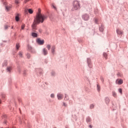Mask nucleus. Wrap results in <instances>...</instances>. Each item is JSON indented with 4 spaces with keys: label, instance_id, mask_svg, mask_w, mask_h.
<instances>
[{
    "label": "nucleus",
    "instance_id": "1",
    "mask_svg": "<svg viewBox=\"0 0 128 128\" xmlns=\"http://www.w3.org/2000/svg\"><path fill=\"white\" fill-rule=\"evenodd\" d=\"M45 20H46V16L42 14L40 12L38 13L32 24V28L33 30H36V24H38L40 22L42 24Z\"/></svg>",
    "mask_w": 128,
    "mask_h": 128
},
{
    "label": "nucleus",
    "instance_id": "2",
    "mask_svg": "<svg viewBox=\"0 0 128 128\" xmlns=\"http://www.w3.org/2000/svg\"><path fill=\"white\" fill-rule=\"evenodd\" d=\"M80 8V2L78 1H74L73 4L72 10H76Z\"/></svg>",
    "mask_w": 128,
    "mask_h": 128
},
{
    "label": "nucleus",
    "instance_id": "3",
    "mask_svg": "<svg viewBox=\"0 0 128 128\" xmlns=\"http://www.w3.org/2000/svg\"><path fill=\"white\" fill-rule=\"evenodd\" d=\"M36 42L38 44L42 45L44 44V40H40V38H38L36 40Z\"/></svg>",
    "mask_w": 128,
    "mask_h": 128
},
{
    "label": "nucleus",
    "instance_id": "4",
    "mask_svg": "<svg viewBox=\"0 0 128 128\" xmlns=\"http://www.w3.org/2000/svg\"><path fill=\"white\" fill-rule=\"evenodd\" d=\"M116 84H122L124 81L122 79H118L116 82Z\"/></svg>",
    "mask_w": 128,
    "mask_h": 128
},
{
    "label": "nucleus",
    "instance_id": "5",
    "mask_svg": "<svg viewBox=\"0 0 128 128\" xmlns=\"http://www.w3.org/2000/svg\"><path fill=\"white\" fill-rule=\"evenodd\" d=\"M116 32H117L119 36H122V34L124 33V32L121 31V30L120 29H117Z\"/></svg>",
    "mask_w": 128,
    "mask_h": 128
},
{
    "label": "nucleus",
    "instance_id": "6",
    "mask_svg": "<svg viewBox=\"0 0 128 128\" xmlns=\"http://www.w3.org/2000/svg\"><path fill=\"white\" fill-rule=\"evenodd\" d=\"M82 18H84V20H88V15L84 14L82 16Z\"/></svg>",
    "mask_w": 128,
    "mask_h": 128
},
{
    "label": "nucleus",
    "instance_id": "7",
    "mask_svg": "<svg viewBox=\"0 0 128 128\" xmlns=\"http://www.w3.org/2000/svg\"><path fill=\"white\" fill-rule=\"evenodd\" d=\"M64 96L61 94H58V100H62Z\"/></svg>",
    "mask_w": 128,
    "mask_h": 128
},
{
    "label": "nucleus",
    "instance_id": "8",
    "mask_svg": "<svg viewBox=\"0 0 128 128\" xmlns=\"http://www.w3.org/2000/svg\"><path fill=\"white\" fill-rule=\"evenodd\" d=\"M56 50V46H54L52 48V52L53 54H54V50Z\"/></svg>",
    "mask_w": 128,
    "mask_h": 128
},
{
    "label": "nucleus",
    "instance_id": "9",
    "mask_svg": "<svg viewBox=\"0 0 128 128\" xmlns=\"http://www.w3.org/2000/svg\"><path fill=\"white\" fill-rule=\"evenodd\" d=\"M43 54L44 56H46V54H48V50L44 48L43 50Z\"/></svg>",
    "mask_w": 128,
    "mask_h": 128
},
{
    "label": "nucleus",
    "instance_id": "10",
    "mask_svg": "<svg viewBox=\"0 0 128 128\" xmlns=\"http://www.w3.org/2000/svg\"><path fill=\"white\" fill-rule=\"evenodd\" d=\"M32 36L34 38H37L38 37V34H36V32H32Z\"/></svg>",
    "mask_w": 128,
    "mask_h": 128
},
{
    "label": "nucleus",
    "instance_id": "11",
    "mask_svg": "<svg viewBox=\"0 0 128 128\" xmlns=\"http://www.w3.org/2000/svg\"><path fill=\"white\" fill-rule=\"evenodd\" d=\"M1 96L2 100H6V96L5 94H2L1 95Z\"/></svg>",
    "mask_w": 128,
    "mask_h": 128
},
{
    "label": "nucleus",
    "instance_id": "12",
    "mask_svg": "<svg viewBox=\"0 0 128 128\" xmlns=\"http://www.w3.org/2000/svg\"><path fill=\"white\" fill-rule=\"evenodd\" d=\"M103 56L104 58H105L106 60H108V54H106V53L104 52L103 54Z\"/></svg>",
    "mask_w": 128,
    "mask_h": 128
},
{
    "label": "nucleus",
    "instance_id": "13",
    "mask_svg": "<svg viewBox=\"0 0 128 128\" xmlns=\"http://www.w3.org/2000/svg\"><path fill=\"white\" fill-rule=\"evenodd\" d=\"M6 10H8V12L10 10V9L12 8V6H6Z\"/></svg>",
    "mask_w": 128,
    "mask_h": 128
},
{
    "label": "nucleus",
    "instance_id": "14",
    "mask_svg": "<svg viewBox=\"0 0 128 128\" xmlns=\"http://www.w3.org/2000/svg\"><path fill=\"white\" fill-rule=\"evenodd\" d=\"M112 96H114V98H116V92L114 91L112 92Z\"/></svg>",
    "mask_w": 128,
    "mask_h": 128
},
{
    "label": "nucleus",
    "instance_id": "15",
    "mask_svg": "<svg viewBox=\"0 0 128 128\" xmlns=\"http://www.w3.org/2000/svg\"><path fill=\"white\" fill-rule=\"evenodd\" d=\"M105 100L106 104H108L110 102V99L108 98H106Z\"/></svg>",
    "mask_w": 128,
    "mask_h": 128
},
{
    "label": "nucleus",
    "instance_id": "16",
    "mask_svg": "<svg viewBox=\"0 0 128 128\" xmlns=\"http://www.w3.org/2000/svg\"><path fill=\"white\" fill-rule=\"evenodd\" d=\"M20 44L18 43H17L16 44V50H18V48H20Z\"/></svg>",
    "mask_w": 128,
    "mask_h": 128
},
{
    "label": "nucleus",
    "instance_id": "17",
    "mask_svg": "<svg viewBox=\"0 0 128 128\" xmlns=\"http://www.w3.org/2000/svg\"><path fill=\"white\" fill-rule=\"evenodd\" d=\"M28 12L29 14H32L34 12V10H32V9H28Z\"/></svg>",
    "mask_w": 128,
    "mask_h": 128
},
{
    "label": "nucleus",
    "instance_id": "18",
    "mask_svg": "<svg viewBox=\"0 0 128 128\" xmlns=\"http://www.w3.org/2000/svg\"><path fill=\"white\" fill-rule=\"evenodd\" d=\"M46 48H47L48 50H50V45L48 44L47 46H46Z\"/></svg>",
    "mask_w": 128,
    "mask_h": 128
},
{
    "label": "nucleus",
    "instance_id": "19",
    "mask_svg": "<svg viewBox=\"0 0 128 128\" xmlns=\"http://www.w3.org/2000/svg\"><path fill=\"white\" fill-rule=\"evenodd\" d=\"M16 22H18V20H20V18H18V16H16Z\"/></svg>",
    "mask_w": 128,
    "mask_h": 128
},
{
    "label": "nucleus",
    "instance_id": "20",
    "mask_svg": "<svg viewBox=\"0 0 128 128\" xmlns=\"http://www.w3.org/2000/svg\"><path fill=\"white\" fill-rule=\"evenodd\" d=\"M118 92L121 94H122V88L118 89Z\"/></svg>",
    "mask_w": 128,
    "mask_h": 128
},
{
    "label": "nucleus",
    "instance_id": "21",
    "mask_svg": "<svg viewBox=\"0 0 128 128\" xmlns=\"http://www.w3.org/2000/svg\"><path fill=\"white\" fill-rule=\"evenodd\" d=\"M7 70L8 72H10V70H12V67H8Z\"/></svg>",
    "mask_w": 128,
    "mask_h": 128
},
{
    "label": "nucleus",
    "instance_id": "22",
    "mask_svg": "<svg viewBox=\"0 0 128 128\" xmlns=\"http://www.w3.org/2000/svg\"><path fill=\"white\" fill-rule=\"evenodd\" d=\"M99 30H100V32H104V28L102 27H100L99 28Z\"/></svg>",
    "mask_w": 128,
    "mask_h": 128
},
{
    "label": "nucleus",
    "instance_id": "23",
    "mask_svg": "<svg viewBox=\"0 0 128 128\" xmlns=\"http://www.w3.org/2000/svg\"><path fill=\"white\" fill-rule=\"evenodd\" d=\"M52 6L53 8H54V10H56V8L54 6V4H52Z\"/></svg>",
    "mask_w": 128,
    "mask_h": 128
},
{
    "label": "nucleus",
    "instance_id": "24",
    "mask_svg": "<svg viewBox=\"0 0 128 128\" xmlns=\"http://www.w3.org/2000/svg\"><path fill=\"white\" fill-rule=\"evenodd\" d=\"M15 4H20V2H18V0H15Z\"/></svg>",
    "mask_w": 128,
    "mask_h": 128
},
{
    "label": "nucleus",
    "instance_id": "25",
    "mask_svg": "<svg viewBox=\"0 0 128 128\" xmlns=\"http://www.w3.org/2000/svg\"><path fill=\"white\" fill-rule=\"evenodd\" d=\"M26 56L28 58H30V54H27Z\"/></svg>",
    "mask_w": 128,
    "mask_h": 128
},
{
    "label": "nucleus",
    "instance_id": "26",
    "mask_svg": "<svg viewBox=\"0 0 128 128\" xmlns=\"http://www.w3.org/2000/svg\"><path fill=\"white\" fill-rule=\"evenodd\" d=\"M88 64L90 65V58H88Z\"/></svg>",
    "mask_w": 128,
    "mask_h": 128
},
{
    "label": "nucleus",
    "instance_id": "27",
    "mask_svg": "<svg viewBox=\"0 0 128 128\" xmlns=\"http://www.w3.org/2000/svg\"><path fill=\"white\" fill-rule=\"evenodd\" d=\"M89 68H92V64L90 63L89 64H88Z\"/></svg>",
    "mask_w": 128,
    "mask_h": 128
},
{
    "label": "nucleus",
    "instance_id": "28",
    "mask_svg": "<svg viewBox=\"0 0 128 128\" xmlns=\"http://www.w3.org/2000/svg\"><path fill=\"white\" fill-rule=\"evenodd\" d=\"M50 97L54 98V94H51Z\"/></svg>",
    "mask_w": 128,
    "mask_h": 128
},
{
    "label": "nucleus",
    "instance_id": "29",
    "mask_svg": "<svg viewBox=\"0 0 128 128\" xmlns=\"http://www.w3.org/2000/svg\"><path fill=\"white\" fill-rule=\"evenodd\" d=\"M24 26H26L24 24H22V30H24Z\"/></svg>",
    "mask_w": 128,
    "mask_h": 128
},
{
    "label": "nucleus",
    "instance_id": "30",
    "mask_svg": "<svg viewBox=\"0 0 128 128\" xmlns=\"http://www.w3.org/2000/svg\"><path fill=\"white\" fill-rule=\"evenodd\" d=\"M38 32L40 34H42V29H39Z\"/></svg>",
    "mask_w": 128,
    "mask_h": 128
},
{
    "label": "nucleus",
    "instance_id": "31",
    "mask_svg": "<svg viewBox=\"0 0 128 128\" xmlns=\"http://www.w3.org/2000/svg\"><path fill=\"white\" fill-rule=\"evenodd\" d=\"M19 56H21V57L22 56V52H20L19 54Z\"/></svg>",
    "mask_w": 128,
    "mask_h": 128
},
{
    "label": "nucleus",
    "instance_id": "32",
    "mask_svg": "<svg viewBox=\"0 0 128 128\" xmlns=\"http://www.w3.org/2000/svg\"><path fill=\"white\" fill-rule=\"evenodd\" d=\"M86 120H87L88 122H90V118H87Z\"/></svg>",
    "mask_w": 128,
    "mask_h": 128
},
{
    "label": "nucleus",
    "instance_id": "33",
    "mask_svg": "<svg viewBox=\"0 0 128 128\" xmlns=\"http://www.w3.org/2000/svg\"><path fill=\"white\" fill-rule=\"evenodd\" d=\"M4 28H5V30H8V26H4Z\"/></svg>",
    "mask_w": 128,
    "mask_h": 128
},
{
    "label": "nucleus",
    "instance_id": "34",
    "mask_svg": "<svg viewBox=\"0 0 128 128\" xmlns=\"http://www.w3.org/2000/svg\"><path fill=\"white\" fill-rule=\"evenodd\" d=\"M94 104H91V105L90 106V108H94Z\"/></svg>",
    "mask_w": 128,
    "mask_h": 128
},
{
    "label": "nucleus",
    "instance_id": "35",
    "mask_svg": "<svg viewBox=\"0 0 128 128\" xmlns=\"http://www.w3.org/2000/svg\"><path fill=\"white\" fill-rule=\"evenodd\" d=\"M30 0H25L24 2H30Z\"/></svg>",
    "mask_w": 128,
    "mask_h": 128
},
{
    "label": "nucleus",
    "instance_id": "36",
    "mask_svg": "<svg viewBox=\"0 0 128 128\" xmlns=\"http://www.w3.org/2000/svg\"><path fill=\"white\" fill-rule=\"evenodd\" d=\"M97 88H98V90H100V86L97 85Z\"/></svg>",
    "mask_w": 128,
    "mask_h": 128
},
{
    "label": "nucleus",
    "instance_id": "37",
    "mask_svg": "<svg viewBox=\"0 0 128 128\" xmlns=\"http://www.w3.org/2000/svg\"><path fill=\"white\" fill-rule=\"evenodd\" d=\"M52 76H54V72H52Z\"/></svg>",
    "mask_w": 128,
    "mask_h": 128
},
{
    "label": "nucleus",
    "instance_id": "38",
    "mask_svg": "<svg viewBox=\"0 0 128 128\" xmlns=\"http://www.w3.org/2000/svg\"><path fill=\"white\" fill-rule=\"evenodd\" d=\"M5 62H6V64L3 65V66H6V61H5Z\"/></svg>",
    "mask_w": 128,
    "mask_h": 128
},
{
    "label": "nucleus",
    "instance_id": "39",
    "mask_svg": "<svg viewBox=\"0 0 128 128\" xmlns=\"http://www.w3.org/2000/svg\"><path fill=\"white\" fill-rule=\"evenodd\" d=\"M63 106H66V103H63Z\"/></svg>",
    "mask_w": 128,
    "mask_h": 128
},
{
    "label": "nucleus",
    "instance_id": "40",
    "mask_svg": "<svg viewBox=\"0 0 128 128\" xmlns=\"http://www.w3.org/2000/svg\"><path fill=\"white\" fill-rule=\"evenodd\" d=\"M2 104V100L0 99V104Z\"/></svg>",
    "mask_w": 128,
    "mask_h": 128
},
{
    "label": "nucleus",
    "instance_id": "41",
    "mask_svg": "<svg viewBox=\"0 0 128 128\" xmlns=\"http://www.w3.org/2000/svg\"><path fill=\"white\" fill-rule=\"evenodd\" d=\"M4 124H6V120L4 121Z\"/></svg>",
    "mask_w": 128,
    "mask_h": 128
},
{
    "label": "nucleus",
    "instance_id": "42",
    "mask_svg": "<svg viewBox=\"0 0 128 128\" xmlns=\"http://www.w3.org/2000/svg\"><path fill=\"white\" fill-rule=\"evenodd\" d=\"M89 126L90 128H92V125H90Z\"/></svg>",
    "mask_w": 128,
    "mask_h": 128
},
{
    "label": "nucleus",
    "instance_id": "43",
    "mask_svg": "<svg viewBox=\"0 0 128 128\" xmlns=\"http://www.w3.org/2000/svg\"><path fill=\"white\" fill-rule=\"evenodd\" d=\"M97 21H98V20L96 19L95 22H97Z\"/></svg>",
    "mask_w": 128,
    "mask_h": 128
},
{
    "label": "nucleus",
    "instance_id": "44",
    "mask_svg": "<svg viewBox=\"0 0 128 128\" xmlns=\"http://www.w3.org/2000/svg\"><path fill=\"white\" fill-rule=\"evenodd\" d=\"M12 28H14V27H13V26H12Z\"/></svg>",
    "mask_w": 128,
    "mask_h": 128
},
{
    "label": "nucleus",
    "instance_id": "45",
    "mask_svg": "<svg viewBox=\"0 0 128 128\" xmlns=\"http://www.w3.org/2000/svg\"><path fill=\"white\" fill-rule=\"evenodd\" d=\"M65 98H66V96H65Z\"/></svg>",
    "mask_w": 128,
    "mask_h": 128
}]
</instances>
